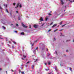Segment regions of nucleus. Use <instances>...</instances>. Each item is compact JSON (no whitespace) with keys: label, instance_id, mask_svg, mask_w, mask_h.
Instances as JSON below:
<instances>
[{"label":"nucleus","instance_id":"nucleus-44","mask_svg":"<svg viewBox=\"0 0 74 74\" xmlns=\"http://www.w3.org/2000/svg\"><path fill=\"white\" fill-rule=\"evenodd\" d=\"M1 70H2V69H1V68H0V71Z\"/></svg>","mask_w":74,"mask_h":74},{"label":"nucleus","instance_id":"nucleus-14","mask_svg":"<svg viewBox=\"0 0 74 74\" xmlns=\"http://www.w3.org/2000/svg\"><path fill=\"white\" fill-rule=\"evenodd\" d=\"M30 63V62L29 61H28L27 63H26V64H28Z\"/></svg>","mask_w":74,"mask_h":74},{"label":"nucleus","instance_id":"nucleus-53","mask_svg":"<svg viewBox=\"0 0 74 74\" xmlns=\"http://www.w3.org/2000/svg\"><path fill=\"white\" fill-rule=\"evenodd\" d=\"M73 42H74V39H73Z\"/></svg>","mask_w":74,"mask_h":74},{"label":"nucleus","instance_id":"nucleus-12","mask_svg":"<svg viewBox=\"0 0 74 74\" xmlns=\"http://www.w3.org/2000/svg\"><path fill=\"white\" fill-rule=\"evenodd\" d=\"M62 23H63V22L61 21L60 23V25H61L62 24Z\"/></svg>","mask_w":74,"mask_h":74},{"label":"nucleus","instance_id":"nucleus-45","mask_svg":"<svg viewBox=\"0 0 74 74\" xmlns=\"http://www.w3.org/2000/svg\"><path fill=\"white\" fill-rule=\"evenodd\" d=\"M55 68H57V67L56 66V65H55Z\"/></svg>","mask_w":74,"mask_h":74},{"label":"nucleus","instance_id":"nucleus-2","mask_svg":"<svg viewBox=\"0 0 74 74\" xmlns=\"http://www.w3.org/2000/svg\"><path fill=\"white\" fill-rule=\"evenodd\" d=\"M21 24L22 25V26H23V27H24L25 28H27V26H25V25L24 24H23V23H21Z\"/></svg>","mask_w":74,"mask_h":74},{"label":"nucleus","instance_id":"nucleus-50","mask_svg":"<svg viewBox=\"0 0 74 74\" xmlns=\"http://www.w3.org/2000/svg\"><path fill=\"white\" fill-rule=\"evenodd\" d=\"M70 2H71V3H73V1H70Z\"/></svg>","mask_w":74,"mask_h":74},{"label":"nucleus","instance_id":"nucleus-55","mask_svg":"<svg viewBox=\"0 0 74 74\" xmlns=\"http://www.w3.org/2000/svg\"><path fill=\"white\" fill-rule=\"evenodd\" d=\"M9 42L10 43H11V42H10V41H9Z\"/></svg>","mask_w":74,"mask_h":74},{"label":"nucleus","instance_id":"nucleus-10","mask_svg":"<svg viewBox=\"0 0 74 74\" xmlns=\"http://www.w3.org/2000/svg\"><path fill=\"white\" fill-rule=\"evenodd\" d=\"M48 64H49V65H50V64H51V62L49 61L48 62Z\"/></svg>","mask_w":74,"mask_h":74},{"label":"nucleus","instance_id":"nucleus-25","mask_svg":"<svg viewBox=\"0 0 74 74\" xmlns=\"http://www.w3.org/2000/svg\"><path fill=\"white\" fill-rule=\"evenodd\" d=\"M69 70H71V71L72 70L71 69V68H69Z\"/></svg>","mask_w":74,"mask_h":74},{"label":"nucleus","instance_id":"nucleus-58","mask_svg":"<svg viewBox=\"0 0 74 74\" xmlns=\"http://www.w3.org/2000/svg\"><path fill=\"white\" fill-rule=\"evenodd\" d=\"M11 25H13V24H11Z\"/></svg>","mask_w":74,"mask_h":74},{"label":"nucleus","instance_id":"nucleus-13","mask_svg":"<svg viewBox=\"0 0 74 74\" xmlns=\"http://www.w3.org/2000/svg\"><path fill=\"white\" fill-rule=\"evenodd\" d=\"M65 25H66V24L63 25L62 26V27H64V26H65Z\"/></svg>","mask_w":74,"mask_h":74},{"label":"nucleus","instance_id":"nucleus-47","mask_svg":"<svg viewBox=\"0 0 74 74\" xmlns=\"http://www.w3.org/2000/svg\"><path fill=\"white\" fill-rule=\"evenodd\" d=\"M0 9H2V8H1V7H0Z\"/></svg>","mask_w":74,"mask_h":74},{"label":"nucleus","instance_id":"nucleus-5","mask_svg":"<svg viewBox=\"0 0 74 74\" xmlns=\"http://www.w3.org/2000/svg\"><path fill=\"white\" fill-rule=\"evenodd\" d=\"M21 35H25V33L24 32H21L20 33Z\"/></svg>","mask_w":74,"mask_h":74},{"label":"nucleus","instance_id":"nucleus-41","mask_svg":"<svg viewBox=\"0 0 74 74\" xmlns=\"http://www.w3.org/2000/svg\"><path fill=\"white\" fill-rule=\"evenodd\" d=\"M14 32H15L16 33H18V32H17L16 31H15Z\"/></svg>","mask_w":74,"mask_h":74},{"label":"nucleus","instance_id":"nucleus-29","mask_svg":"<svg viewBox=\"0 0 74 74\" xmlns=\"http://www.w3.org/2000/svg\"><path fill=\"white\" fill-rule=\"evenodd\" d=\"M52 24H53V22L51 23L50 24V25H52Z\"/></svg>","mask_w":74,"mask_h":74},{"label":"nucleus","instance_id":"nucleus-40","mask_svg":"<svg viewBox=\"0 0 74 74\" xmlns=\"http://www.w3.org/2000/svg\"><path fill=\"white\" fill-rule=\"evenodd\" d=\"M16 13H17L18 14V11H16Z\"/></svg>","mask_w":74,"mask_h":74},{"label":"nucleus","instance_id":"nucleus-9","mask_svg":"<svg viewBox=\"0 0 74 74\" xmlns=\"http://www.w3.org/2000/svg\"><path fill=\"white\" fill-rule=\"evenodd\" d=\"M2 27L4 29H5V27L4 26H2Z\"/></svg>","mask_w":74,"mask_h":74},{"label":"nucleus","instance_id":"nucleus-15","mask_svg":"<svg viewBox=\"0 0 74 74\" xmlns=\"http://www.w3.org/2000/svg\"><path fill=\"white\" fill-rule=\"evenodd\" d=\"M34 65H33L32 67V69H34Z\"/></svg>","mask_w":74,"mask_h":74},{"label":"nucleus","instance_id":"nucleus-34","mask_svg":"<svg viewBox=\"0 0 74 74\" xmlns=\"http://www.w3.org/2000/svg\"><path fill=\"white\" fill-rule=\"evenodd\" d=\"M57 30V29H56V30H55L54 31V32H55Z\"/></svg>","mask_w":74,"mask_h":74},{"label":"nucleus","instance_id":"nucleus-33","mask_svg":"<svg viewBox=\"0 0 74 74\" xmlns=\"http://www.w3.org/2000/svg\"><path fill=\"white\" fill-rule=\"evenodd\" d=\"M14 44H16V43L15 42H14Z\"/></svg>","mask_w":74,"mask_h":74},{"label":"nucleus","instance_id":"nucleus-42","mask_svg":"<svg viewBox=\"0 0 74 74\" xmlns=\"http://www.w3.org/2000/svg\"><path fill=\"white\" fill-rule=\"evenodd\" d=\"M38 47H36V49H38Z\"/></svg>","mask_w":74,"mask_h":74},{"label":"nucleus","instance_id":"nucleus-30","mask_svg":"<svg viewBox=\"0 0 74 74\" xmlns=\"http://www.w3.org/2000/svg\"><path fill=\"white\" fill-rule=\"evenodd\" d=\"M49 16H51V15H52V14H50V13H49Z\"/></svg>","mask_w":74,"mask_h":74},{"label":"nucleus","instance_id":"nucleus-19","mask_svg":"<svg viewBox=\"0 0 74 74\" xmlns=\"http://www.w3.org/2000/svg\"><path fill=\"white\" fill-rule=\"evenodd\" d=\"M23 57H24V58H26V56H25V55H23Z\"/></svg>","mask_w":74,"mask_h":74},{"label":"nucleus","instance_id":"nucleus-64","mask_svg":"<svg viewBox=\"0 0 74 74\" xmlns=\"http://www.w3.org/2000/svg\"><path fill=\"white\" fill-rule=\"evenodd\" d=\"M10 14H11V13H10Z\"/></svg>","mask_w":74,"mask_h":74},{"label":"nucleus","instance_id":"nucleus-51","mask_svg":"<svg viewBox=\"0 0 74 74\" xmlns=\"http://www.w3.org/2000/svg\"><path fill=\"white\" fill-rule=\"evenodd\" d=\"M6 74H7L8 73H7V71H6Z\"/></svg>","mask_w":74,"mask_h":74},{"label":"nucleus","instance_id":"nucleus-54","mask_svg":"<svg viewBox=\"0 0 74 74\" xmlns=\"http://www.w3.org/2000/svg\"><path fill=\"white\" fill-rule=\"evenodd\" d=\"M21 59H23L24 58H22Z\"/></svg>","mask_w":74,"mask_h":74},{"label":"nucleus","instance_id":"nucleus-63","mask_svg":"<svg viewBox=\"0 0 74 74\" xmlns=\"http://www.w3.org/2000/svg\"><path fill=\"white\" fill-rule=\"evenodd\" d=\"M21 66H22V65H21Z\"/></svg>","mask_w":74,"mask_h":74},{"label":"nucleus","instance_id":"nucleus-21","mask_svg":"<svg viewBox=\"0 0 74 74\" xmlns=\"http://www.w3.org/2000/svg\"><path fill=\"white\" fill-rule=\"evenodd\" d=\"M61 36H64L62 35V33H61Z\"/></svg>","mask_w":74,"mask_h":74},{"label":"nucleus","instance_id":"nucleus-6","mask_svg":"<svg viewBox=\"0 0 74 74\" xmlns=\"http://www.w3.org/2000/svg\"><path fill=\"white\" fill-rule=\"evenodd\" d=\"M40 21H43L44 20H43V18H42V17H41L40 19Z\"/></svg>","mask_w":74,"mask_h":74},{"label":"nucleus","instance_id":"nucleus-17","mask_svg":"<svg viewBox=\"0 0 74 74\" xmlns=\"http://www.w3.org/2000/svg\"><path fill=\"white\" fill-rule=\"evenodd\" d=\"M45 70H46V71H48V70H49V69H48H48H45Z\"/></svg>","mask_w":74,"mask_h":74},{"label":"nucleus","instance_id":"nucleus-8","mask_svg":"<svg viewBox=\"0 0 74 74\" xmlns=\"http://www.w3.org/2000/svg\"><path fill=\"white\" fill-rule=\"evenodd\" d=\"M56 25H57V24H54L53 26L52 27H55V26H56Z\"/></svg>","mask_w":74,"mask_h":74},{"label":"nucleus","instance_id":"nucleus-59","mask_svg":"<svg viewBox=\"0 0 74 74\" xmlns=\"http://www.w3.org/2000/svg\"><path fill=\"white\" fill-rule=\"evenodd\" d=\"M8 45V46H10V45Z\"/></svg>","mask_w":74,"mask_h":74},{"label":"nucleus","instance_id":"nucleus-60","mask_svg":"<svg viewBox=\"0 0 74 74\" xmlns=\"http://www.w3.org/2000/svg\"><path fill=\"white\" fill-rule=\"evenodd\" d=\"M65 7L66 8V6H65Z\"/></svg>","mask_w":74,"mask_h":74},{"label":"nucleus","instance_id":"nucleus-52","mask_svg":"<svg viewBox=\"0 0 74 74\" xmlns=\"http://www.w3.org/2000/svg\"><path fill=\"white\" fill-rule=\"evenodd\" d=\"M42 26H44V24H42Z\"/></svg>","mask_w":74,"mask_h":74},{"label":"nucleus","instance_id":"nucleus-43","mask_svg":"<svg viewBox=\"0 0 74 74\" xmlns=\"http://www.w3.org/2000/svg\"><path fill=\"white\" fill-rule=\"evenodd\" d=\"M33 45H34V43H33V44L32 45V46H33Z\"/></svg>","mask_w":74,"mask_h":74},{"label":"nucleus","instance_id":"nucleus-20","mask_svg":"<svg viewBox=\"0 0 74 74\" xmlns=\"http://www.w3.org/2000/svg\"><path fill=\"white\" fill-rule=\"evenodd\" d=\"M18 20H21V18H20V17H18Z\"/></svg>","mask_w":74,"mask_h":74},{"label":"nucleus","instance_id":"nucleus-7","mask_svg":"<svg viewBox=\"0 0 74 74\" xmlns=\"http://www.w3.org/2000/svg\"><path fill=\"white\" fill-rule=\"evenodd\" d=\"M4 6H5V7L7 8V4H4Z\"/></svg>","mask_w":74,"mask_h":74},{"label":"nucleus","instance_id":"nucleus-16","mask_svg":"<svg viewBox=\"0 0 74 74\" xmlns=\"http://www.w3.org/2000/svg\"><path fill=\"white\" fill-rule=\"evenodd\" d=\"M55 70H56L57 71H58V69H57L56 68H55Z\"/></svg>","mask_w":74,"mask_h":74},{"label":"nucleus","instance_id":"nucleus-18","mask_svg":"<svg viewBox=\"0 0 74 74\" xmlns=\"http://www.w3.org/2000/svg\"><path fill=\"white\" fill-rule=\"evenodd\" d=\"M49 74H53V73H52V72H51L50 73H49Z\"/></svg>","mask_w":74,"mask_h":74},{"label":"nucleus","instance_id":"nucleus-39","mask_svg":"<svg viewBox=\"0 0 74 74\" xmlns=\"http://www.w3.org/2000/svg\"><path fill=\"white\" fill-rule=\"evenodd\" d=\"M68 50H66V52H68Z\"/></svg>","mask_w":74,"mask_h":74},{"label":"nucleus","instance_id":"nucleus-36","mask_svg":"<svg viewBox=\"0 0 74 74\" xmlns=\"http://www.w3.org/2000/svg\"><path fill=\"white\" fill-rule=\"evenodd\" d=\"M59 31H62V29H60V30H59Z\"/></svg>","mask_w":74,"mask_h":74},{"label":"nucleus","instance_id":"nucleus-48","mask_svg":"<svg viewBox=\"0 0 74 74\" xmlns=\"http://www.w3.org/2000/svg\"><path fill=\"white\" fill-rule=\"evenodd\" d=\"M12 47L13 48H14V46H12Z\"/></svg>","mask_w":74,"mask_h":74},{"label":"nucleus","instance_id":"nucleus-1","mask_svg":"<svg viewBox=\"0 0 74 74\" xmlns=\"http://www.w3.org/2000/svg\"><path fill=\"white\" fill-rule=\"evenodd\" d=\"M19 5H20L19 7H20L21 8L22 7V5L20 3H18L17 4V5L15 7V8H18V7H19Z\"/></svg>","mask_w":74,"mask_h":74},{"label":"nucleus","instance_id":"nucleus-37","mask_svg":"<svg viewBox=\"0 0 74 74\" xmlns=\"http://www.w3.org/2000/svg\"><path fill=\"white\" fill-rule=\"evenodd\" d=\"M46 49H47V52H48V48H46Z\"/></svg>","mask_w":74,"mask_h":74},{"label":"nucleus","instance_id":"nucleus-31","mask_svg":"<svg viewBox=\"0 0 74 74\" xmlns=\"http://www.w3.org/2000/svg\"><path fill=\"white\" fill-rule=\"evenodd\" d=\"M49 55H50V54H49V53H48V55H47L48 56H49Z\"/></svg>","mask_w":74,"mask_h":74},{"label":"nucleus","instance_id":"nucleus-38","mask_svg":"<svg viewBox=\"0 0 74 74\" xmlns=\"http://www.w3.org/2000/svg\"><path fill=\"white\" fill-rule=\"evenodd\" d=\"M45 65L46 66H47V63L45 62Z\"/></svg>","mask_w":74,"mask_h":74},{"label":"nucleus","instance_id":"nucleus-22","mask_svg":"<svg viewBox=\"0 0 74 74\" xmlns=\"http://www.w3.org/2000/svg\"><path fill=\"white\" fill-rule=\"evenodd\" d=\"M21 73H22V74H24V72H21Z\"/></svg>","mask_w":74,"mask_h":74},{"label":"nucleus","instance_id":"nucleus-56","mask_svg":"<svg viewBox=\"0 0 74 74\" xmlns=\"http://www.w3.org/2000/svg\"><path fill=\"white\" fill-rule=\"evenodd\" d=\"M56 53H57V52L56 51Z\"/></svg>","mask_w":74,"mask_h":74},{"label":"nucleus","instance_id":"nucleus-26","mask_svg":"<svg viewBox=\"0 0 74 74\" xmlns=\"http://www.w3.org/2000/svg\"><path fill=\"white\" fill-rule=\"evenodd\" d=\"M51 31V29H50L48 31V32H50V31Z\"/></svg>","mask_w":74,"mask_h":74},{"label":"nucleus","instance_id":"nucleus-46","mask_svg":"<svg viewBox=\"0 0 74 74\" xmlns=\"http://www.w3.org/2000/svg\"><path fill=\"white\" fill-rule=\"evenodd\" d=\"M37 59H36L35 62H37Z\"/></svg>","mask_w":74,"mask_h":74},{"label":"nucleus","instance_id":"nucleus-27","mask_svg":"<svg viewBox=\"0 0 74 74\" xmlns=\"http://www.w3.org/2000/svg\"><path fill=\"white\" fill-rule=\"evenodd\" d=\"M16 26H19V25H18V24H16Z\"/></svg>","mask_w":74,"mask_h":74},{"label":"nucleus","instance_id":"nucleus-32","mask_svg":"<svg viewBox=\"0 0 74 74\" xmlns=\"http://www.w3.org/2000/svg\"><path fill=\"white\" fill-rule=\"evenodd\" d=\"M15 4H16V3H13L14 5H15Z\"/></svg>","mask_w":74,"mask_h":74},{"label":"nucleus","instance_id":"nucleus-61","mask_svg":"<svg viewBox=\"0 0 74 74\" xmlns=\"http://www.w3.org/2000/svg\"><path fill=\"white\" fill-rule=\"evenodd\" d=\"M68 41V40H66V42H67Z\"/></svg>","mask_w":74,"mask_h":74},{"label":"nucleus","instance_id":"nucleus-35","mask_svg":"<svg viewBox=\"0 0 74 74\" xmlns=\"http://www.w3.org/2000/svg\"><path fill=\"white\" fill-rule=\"evenodd\" d=\"M37 41V40H36L34 42H36Z\"/></svg>","mask_w":74,"mask_h":74},{"label":"nucleus","instance_id":"nucleus-24","mask_svg":"<svg viewBox=\"0 0 74 74\" xmlns=\"http://www.w3.org/2000/svg\"><path fill=\"white\" fill-rule=\"evenodd\" d=\"M6 12H7L8 13V10L7 9H6Z\"/></svg>","mask_w":74,"mask_h":74},{"label":"nucleus","instance_id":"nucleus-11","mask_svg":"<svg viewBox=\"0 0 74 74\" xmlns=\"http://www.w3.org/2000/svg\"><path fill=\"white\" fill-rule=\"evenodd\" d=\"M48 17H46V21H47V20H48Z\"/></svg>","mask_w":74,"mask_h":74},{"label":"nucleus","instance_id":"nucleus-57","mask_svg":"<svg viewBox=\"0 0 74 74\" xmlns=\"http://www.w3.org/2000/svg\"><path fill=\"white\" fill-rule=\"evenodd\" d=\"M73 2H74V0H73Z\"/></svg>","mask_w":74,"mask_h":74},{"label":"nucleus","instance_id":"nucleus-49","mask_svg":"<svg viewBox=\"0 0 74 74\" xmlns=\"http://www.w3.org/2000/svg\"><path fill=\"white\" fill-rule=\"evenodd\" d=\"M29 28H30V27H31V26L30 25L29 26Z\"/></svg>","mask_w":74,"mask_h":74},{"label":"nucleus","instance_id":"nucleus-4","mask_svg":"<svg viewBox=\"0 0 74 74\" xmlns=\"http://www.w3.org/2000/svg\"><path fill=\"white\" fill-rule=\"evenodd\" d=\"M61 3L62 4H64V2H63V0H60Z\"/></svg>","mask_w":74,"mask_h":74},{"label":"nucleus","instance_id":"nucleus-28","mask_svg":"<svg viewBox=\"0 0 74 74\" xmlns=\"http://www.w3.org/2000/svg\"><path fill=\"white\" fill-rule=\"evenodd\" d=\"M11 71H12V72H14V70H12V69L11 70Z\"/></svg>","mask_w":74,"mask_h":74},{"label":"nucleus","instance_id":"nucleus-23","mask_svg":"<svg viewBox=\"0 0 74 74\" xmlns=\"http://www.w3.org/2000/svg\"><path fill=\"white\" fill-rule=\"evenodd\" d=\"M21 70H19V73H21Z\"/></svg>","mask_w":74,"mask_h":74},{"label":"nucleus","instance_id":"nucleus-62","mask_svg":"<svg viewBox=\"0 0 74 74\" xmlns=\"http://www.w3.org/2000/svg\"><path fill=\"white\" fill-rule=\"evenodd\" d=\"M54 40H55V39L54 38Z\"/></svg>","mask_w":74,"mask_h":74},{"label":"nucleus","instance_id":"nucleus-3","mask_svg":"<svg viewBox=\"0 0 74 74\" xmlns=\"http://www.w3.org/2000/svg\"><path fill=\"white\" fill-rule=\"evenodd\" d=\"M34 28H35V29H36L38 27V25H36V24H35L34 25Z\"/></svg>","mask_w":74,"mask_h":74}]
</instances>
